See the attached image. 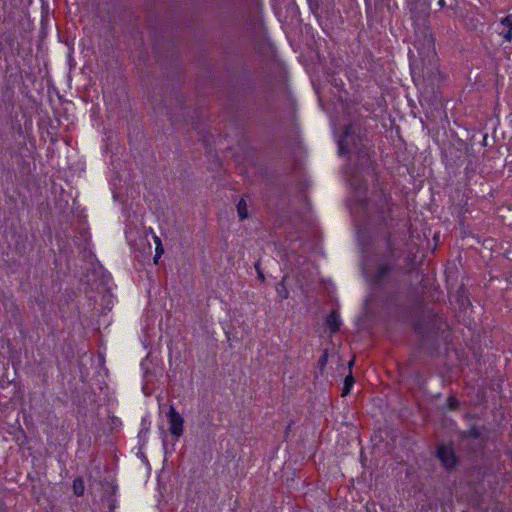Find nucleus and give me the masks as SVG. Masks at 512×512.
I'll list each match as a JSON object with an SVG mask.
<instances>
[{
    "label": "nucleus",
    "mask_w": 512,
    "mask_h": 512,
    "mask_svg": "<svg viewBox=\"0 0 512 512\" xmlns=\"http://www.w3.org/2000/svg\"><path fill=\"white\" fill-rule=\"evenodd\" d=\"M289 279V275L285 274L281 281L276 284V292L280 299V301L287 299L289 297V291L286 285L287 280Z\"/></svg>",
    "instance_id": "nucleus-12"
},
{
    "label": "nucleus",
    "mask_w": 512,
    "mask_h": 512,
    "mask_svg": "<svg viewBox=\"0 0 512 512\" xmlns=\"http://www.w3.org/2000/svg\"><path fill=\"white\" fill-rule=\"evenodd\" d=\"M374 151L372 147L366 150H360L359 153L353 155V166L357 171H364L366 174H375L377 163L373 160Z\"/></svg>",
    "instance_id": "nucleus-5"
},
{
    "label": "nucleus",
    "mask_w": 512,
    "mask_h": 512,
    "mask_svg": "<svg viewBox=\"0 0 512 512\" xmlns=\"http://www.w3.org/2000/svg\"><path fill=\"white\" fill-rule=\"evenodd\" d=\"M438 5H439V7H440V8H444V7H445V5H446L445 0H439V1H438Z\"/></svg>",
    "instance_id": "nucleus-24"
},
{
    "label": "nucleus",
    "mask_w": 512,
    "mask_h": 512,
    "mask_svg": "<svg viewBox=\"0 0 512 512\" xmlns=\"http://www.w3.org/2000/svg\"><path fill=\"white\" fill-rule=\"evenodd\" d=\"M436 457L443 468L448 472L454 471L459 465V457L456 455L453 444L440 443L436 446Z\"/></svg>",
    "instance_id": "nucleus-4"
},
{
    "label": "nucleus",
    "mask_w": 512,
    "mask_h": 512,
    "mask_svg": "<svg viewBox=\"0 0 512 512\" xmlns=\"http://www.w3.org/2000/svg\"><path fill=\"white\" fill-rule=\"evenodd\" d=\"M72 489L73 493L78 497L84 494L85 486L82 477H76L74 479Z\"/></svg>",
    "instance_id": "nucleus-15"
},
{
    "label": "nucleus",
    "mask_w": 512,
    "mask_h": 512,
    "mask_svg": "<svg viewBox=\"0 0 512 512\" xmlns=\"http://www.w3.org/2000/svg\"><path fill=\"white\" fill-rule=\"evenodd\" d=\"M447 405L450 410H457L459 408L460 403L456 397L449 396L447 399Z\"/></svg>",
    "instance_id": "nucleus-20"
},
{
    "label": "nucleus",
    "mask_w": 512,
    "mask_h": 512,
    "mask_svg": "<svg viewBox=\"0 0 512 512\" xmlns=\"http://www.w3.org/2000/svg\"><path fill=\"white\" fill-rule=\"evenodd\" d=\"M290 427H291V424H289V425L287 426V428H286V432H285L286 434H287L288 432H290Z\"/></svg>",
    "instance_id": "nucleus-26"
},
{
    "label": "nucleus",
    "mask_w": 512,
    "mask_h": 512,
    "mask_svg": "<svg viewBox=\"0 0 512 512\" xmlns=\"http://www.w3.org/2000/svg\"><path fill=\"white\" fill-rule=\"evenodd\" d=\"M500 25L503 29L499 34L502 35L506 41L510 42L512 40V15H507L502 18Z\"/></svg>",
    "instance_id": "nucleus-9"
},
{
    "label": "nucleus",
    "mask_w": 512,
    "mask_h": 512,
    "mask_svg": "<svg viewBox=\"0 0 512 512\" xmlns=\"http://www.w3.org/2000/svg\"><path fill=\"white\" fill-rule=\"evenodd\" d=\"M396 269V262L390 260L378 265L376 271L368 278V282L374 287H380Z\"/></svg>",
    "instance_id": "nucleus-7"
},
{
    "label": "nucleus",
    "mask_w": 512,
    "mask_h": 512,
    "mask_svg": "<svg viewBox=\"0 0 512 512\" xmlns=\"http://www.w3.org/2000/svg\"><path fill=\"white\" fill-rule=\"evenodd\" d=\"M354 382H355L354 377L352 375V372L350 371L349 375H347L344 379V385L342 388V396H346L350 393Z\"/></svg>",
    "instance_id": "nucleus-16"
},
{
    "label": "nucleus",
    "mask_w": 512,
    "mask_h": 512,
    "mask_svg": "<svg viewBox=\"0 0 512 512\" xmlns=\"http://www.w3.org/2000/svg\"><path fill=\"white\" fill-rule=\"evenodd\" d=\"M413 330L417 335V349L428 355H436L439 349V338L448 331V324L438 313L424 309L413 321Z\"/></svg>",
    "instance_id": "nucleus-1"
},
{
    "label": "nucleus",
    "mask_w": 512,
    "mask_h": 512,
    "mask_svg": "<svg viewBox=\"0 0 512 512\" xmlns=\"http://www.w3.org/2000/svg\"><path fill=\"white\" fill-rule=\"evenodd\" d=\"M328 361V351L324 350L322 356L318 360V367L322 371L324 367L326 366Z\"/></svg>",
    "instance_id": "nucleus-21"
},
{
    "label": "nucleus",
    "mask_w": 512,
    "mask_h": 512,
    "mask_svg": "<svg viewBox=\"0 0 512 512\" xmlns=\"http://www.w3.org/2000/svg\"><path fill=\"white\" fill-rule=\"evenodd\" d=\"M416 47L420 58L411 63L412 77L414 81L416 77L422 78L427 83L426 89L430 88L434 93L435 85L441 81V73L432 36H425L424 42L416 44Z\"/></svg>",
    "instance_id": "nucleus-2"
},
{
    "label": "nucleus",
    "mask_w": 512,
    "mask_h": 512,
    "mask_svg": "<svg viewBox=\"0 0 512 512\" xmlns=\"http://www.w3.org/2000/svg\"><path fill=\"white\" fill-rule=\"evenodd\" d=\"M369 147V140L361 128L352 123L347 124L344 127V131L340 139L338 140L339 154L343 155H355L360 150H366Z\"/></svg>",
    "instance_id": "nucleus-3"
},
{
    "label": "nucleus",
    "mask_w": 512,
    "mask_h": 512,
    "mask_svg": "<svg viewBox=\"0 0 512 512\" xmlns=\"http://www.w3.org/2000/svg\"><path fill=\"white\" fill-rule=\"evenodd\" d=\"M385 243H386V250L389 255V260H392L394 262H397L399 259V256H396L395 254V247L392 239V234L390 232L387 233L385 236Z\"/></svg>",
    "instance_id": "nucleus-13"
},
{
    "label": "nucleus",
    "mask_w": 512,
    "mask_h": 512,
    "mask_svg": "<svg viewBox=\"0 0 512 512\" xmlns=\"http://www.w3.org/2000/svg\"><path fill=\"white\" fill-rule=\"evenodd\" d=\"M480 436H481V431L475 426L471 427L469 430L462 431L460 433L461 440H466L469 438L478 439V438H480Z\"/></svg>",
    "instance_id": "nucleus-14"
},
{
    "label": "nucleus",
    "mask_w": 512,
    "mask_h": 512,
    "mask_svg": "<svg viewBox=\"0 0 512 512\" xmlns=\"http://www.w3.org/2000/svg\"><path fill=\"white\" fill-rule=\"evenodd\" d=\"M326 323L331 333H336L340 330L341 321L336 310L331 311L327 316Z\"/></svg>",
    "instance_id": "nucleus-10"
},
{
    "label": "nucleus",
    "mask_w": 512,
    "mask_h": 512,
    "mask_svg": "<svg viewBox=\"0 0 512 512\" xmlns=\"http://www.w3.org/2000/svg\"><path fill=\"white\" fill-rule=\"evenodd\" d=\"M353 365H354V359L349 361V363H348L349 369H351Z\"/></svg>",
    "instance_id": "nucleus-25"
},
{
    "label": "nucleus",
    "mask_w": 512,
    "mask_h": 512,
    "mask_svg": "<svg viewBox=\"0 0 512 512\" xmlns=\"http://www.w3.org/2000/svg\"><path fill=\"white\" fill-rule=\"evenodd\" d=\"M391 209L388 206V197L381 192L380 194V204H379V213L381 215L383 223L387 224V217L389 216Z\"/></svg>",
    "instance_id": "nucleus-11"
},
{
    "label": "nucleus",
    "mask_w": 512,
    "mask_h": 512,
    "mask_svg": "<svg viewBox=\"0 0 512 512\" xmlns=\"http://www.w3.org/2000/svg\"><path fill=\"white\" fill-rule=\"evenodd\" d=\"M237 212L241 220L248 217L247 204L244 199H241L237 204Z\"/></svg>",
    "instance_id": "nucleus-18"
},
{
    "label": "nucleus",
    "mask_w": 512,
    "mask_h": 512,
    "mask_svg": "<svg viewBox=\"0 0 512 512\" xmlns=\"http://www.w3.org/2000/svg\"><path fill=\"white\" fill-rule=\"evenodd\" d=\"M153 238L155 240V243H156V253H155V256H154V263L157 264L158 263V260L159 258L162 256V254L164 253V248L162 246V243H161V240L159 237L153 235Z\"/></svg>",
    "instance_id": "nucleus-17"
},
{
    "label": "nucleus",
    "mask_w": 512,
    "mask_h": 512,
    "mask_svg": "<svg viewBox=\"0 0 512 512\" xmlns=\"http://www.w3.org/2000/svg\"><path fill=\"white\" fill-rule=\"evenodd\" d=\"M308 1V5H309V8L311 10V12L317 17L319 18L320 15H319V9H320V2L319 0H307Z\"/></svg>",
    "instance_id": "nucleus-19"
},
{
    "label": "nucleus",
    "mask_w": 512,
    "mask_h": 512,
    "mask_svg": "<svg viewBox=\"0 0 512 512\" xmlns=\"http://www.w3.org/2000/svg\"><path fill=\"white\" fill-rule=\"evenodd\" d=\"M167 418H168V422H169V432L176 439H178L183 434V424H184L183 417L176 411L174 406L171 405L170 409L167 413Z\"/></svg>",
    "instance_id": "nucleus-8"
},
{
    "label": "nucleus",
    "mask_w": 512,
    "mask_h": 512,
    "mask_svg": "<svg viewBox=\"0 0 512 512\" xmlns=\"http://www.w3.org/2000/svg\"><path fill=\"white\" fill-rule=\"evenodd\" d=\"M3 143H4V140L2 137H0V155H3V153H4Z\"/></svg>",
    "instance_id": "nucleus-23"
},
{
    "label": "nucleus",
    "mask_w": 512,
    "mask_h": 512,
    "mask_svg": "<svg viewBox=\"0 0 512 512\" xmlns=\"http://www.w3.org/2000/svg\"><path fill=\"white\" fill-rule=\"evenodd\" d=\"M364 171H357L355 168L349 167L346 170V175L350 186L355 190L358 200L365 198L367 185L363 177Z\"/></svg>",
    "instance_id": "nucleus-6"
},
{
    "label": "nucleus",
    "mask_w": 512,
    "mask_h": 512,
    "mask_svg": "<svg viewBox=\"0 0 512 512\" xmlns=\"http://www.w3.org/2000/svg\"><path fill=\"white\" fill-rule=\"evenodd\" d=\"M255 269H256V272H257V276H258V279L261 281V282H264L265 281V276L261 270V267H260V262L257 261L255 263Z\"/></svg>",
    "instance_id": "nucleus-22"
},
{
    "label": "nucleus",
    "mask_w": 512,
    "mask_h": 512,
    "mask_svg": "<svg viewBox=\"0 0 512 512\" xmlns=\"http://www.w3.org/2000/svg\"><path fill=\"white\" fill-rule=\"evenodd\" d=\"M290 427H291V424H289V425L287 426V428H286V432H285L286 434H287L288 432H290Z\"/></svg>",
    "instance_id": "nucleus-27"
}]
</instances>
